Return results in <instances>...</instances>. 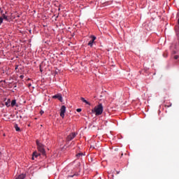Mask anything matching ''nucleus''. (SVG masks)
<instances>
[{
	"mask_svg": "<svg viewBox=\"0 0 179 179\" xmlns=\"http://www.w3.org/2000/svg\"><path fill=\"white\" fill-rule=\"evenodd\" d=\"M94 40H96V36H92V39L88 43V45H90V47H93V43H94Z\"/></svg>",
	"mask_w": 179,
	"mask_h": 179,
	"instance_id": "obj_6",
	"label": "nucleus"
},
{
	"mask_svg": "<svg viewBox=\"0 0 179 179\" xmlns=\"http://www.w3.org/2000/svg\"><path fill=\"white\" fill-rule=\"evenodd\" d=\"M10 99H8V101L5 103V104L7 107H10Z\"/></svg>",
	"mask_w": 179,
	"mask_h": 179,
	"instance_id": "obj_13",
	"label": "nucleus"
},
{
	"mask_svg": "<svg viewBox=\"0 0 179 179\" xmlns=\"http://www.w3.org/2000/svg\"><path fill=\"white\" fill-rule=\"evenodd\" d=\"M2 155V153L0 152V156Z\"/></svg>",
	"mask_w": 179,
	"mask_h": 179,
	"instance_id": "obj_27",
	"label": "nucleus"
},
{
	"mask_svg": "<svg viewBox=\"0 0 179 179\" xmlns=\"http://www.w3.org/2000/svg\"><path fill=\"white\" fill-rule=\"evenodd\" d=\"M178 58H179L178 55H175L174 56V59H178Z\"/></svg>",
	"mask_w": 179,
	"mask_h": 179,
	"instance_id": "obj_18",
	"label": "nucleus"
},
{
	"mask_svg": "<svg viewBox=\"0 0 179 179\" xmlns=\"http://www.w3.org/2000/svg\"><path fill=\"white\" fill-rule=\"evenodd\" d=\"M52 99H58L61 101V103H62L63 101L62 95H61V94H57L56 95H54L52 96Z\"/></svg>",
	"mask_w": 179,
	"mask_h": 179,
	"instance_id": "obj_5",
	"label": "nucleus"
},
{
	"mask_svg": "<svg viewBox=\"0 0 179 179\" xmlns=\"http://www.w3.org/2000/svg\"><path fill=\"white\" fill-rule=\"evenodd\" d=\"M95 113V115H101L103 114V104L99 103L98 106H95L92 113Z\"/></svg>",
	"mask_w": 179,
	"mask_h": 179,
	"instance_id": "obj_1",
	"label": "nucleus"
},
{
	"mask_svg": "<svg viewBox=\"0 0 179 179\" xmlns=\"http://www.w3.org/2000/svg\"><path fill=\"white\" fill-rule=\"evenodd\" d=\"M1 17H3V19H4V20H6V21L8 20V15H5V13H4V14H2Z\"/></svg>",
	"mask_w": 179,
	"mask_h": 179,
	"instance_id": "obj_12",
	"label": "nucleus"
},
{
	"mask_svg": "<svg viewBox=\"0 0 179 179\" xmlns=\"http://www.w3.org/2000/svg\"><path fill=\"white\" fill-rule=\"evenodd\" d=\"M31 86V83L28 84V87H30Z\"/></svg>",
	"mask_w": 179,
	"mask_h": 179,
	"instance_id": "obj_23",
	"label": "nucleus"
},
{
	"mask_svg": "<svg viewBox=\"0 0 179 179\" xmlns=\"http://www.w3.org/2000/svg\"><path fill=\"white\" fill-rule=\"evenodd\" d=\"M76 135H78V134L76 133H71L70 135H69L66 138L67 141L69 142L71 141H72V139H73L74 138L76 137Z\"/></svg>",
	"mask_w": 179,
	"mask_h": 179,
	"instance_id": "obj_4",
	"label": "nucleus"
},
{
	"mask_svg": "<svg viewBox=\"0 0 179 179\" xmlns=\"http://www.w3.org/2000/svg\"><path fill=\"white\" fill-rule=\"evenodd\" d=\"M8 13V12H6V14Z\"/></svg>",
	"mask_w": 179,
	"mask_h": 179,
	"instance_id": "obj_28",
	"label": "nucleus"
},
{
	"mask_svg": "<svg viewBox=\"0 0 179 179\" xmlns=\"http://www.w3.org/2000/svg\"><path fill=\"white\" fill-rule=\"evenodd\" d=\"M24 175H20L16 179H24Z\"/></svg>",
	"mask_w": 179,
	"mask_h": 179,
	"instance_id": "obj_14",
	"label": "nucleus"
},
{
	"mask_svg": "<svg viewBox=\"0 0 179 179\" xmlns=\"http://www.w3.org/2000/svg\"><path fill=\"white\" fill-rule=\"evenodd\" d=\"M3 22V17H0V25Z\"/></svg>",
	"mask_w": 179,
	"mask_h": 179,
	"instance_id": "obj_15",
	"label": "nucleus"
},
{
	"mask_svg": "<svg viewBox=\"0 0 179 179\" xmlns=\"http://www.w3.org/2000/svg\"><path fill=\"white\" fill-rule=\"evenodd\" d=\"M15 69H17V66L15 67Z\"/></svg>",
	"mask_w": 179,
	"mask_h": 179,
	"instance_id": "obj_25",
	"label": "nucleus"
},
{
	"mask_svg": "<svg viewBox=\"0 0 179 179\" xmlns=\"http://www.w3.org/2000/svg\"><path fill=\"white\" fill-rule=\"evenodd\" d=\"M36 145L38 152H40V153L42 154L43 156H45V150H44V145L41 144V143H40L38 140H36Z\"/></svg>",
	"mask_w": 179,
	"mask_h": 179,
	"instance_id": "obj_2",
	"label": "nucleus"
},
{
	"mask_svg": "<svg viewBox=\"0 0 179 179\" xmlns=\"http://www.w3.org/2000/svg\"><path fill=\"white\" fill-rule=\"evenodd\" d=\"M164 57H167V55H166V54H164Z\"/></svg>",
	"mask_w": 179,
	"mask_h": 179,
	"instance_id": "obj_24",
	"label": "nucleus"
},
{
	"mask_svg": "<svg viewBox=\"0 0 179 179\" xmlns=\"http://www.w3.org/2000/svg\"><path fill=\"white\" fill-rule=\"evenodd\" d=\"M40 155V154H38L37 152H34L33 154H32V157H31V159H32L33 160H34V157H38V155Z\"/></svg>",
	"mask_w": 179,
	"mask_h": 179,
	"instance_id": "obj_7",
	"label": "nucleus"
},
{
	"mask_svg": "<svg viewBox=\"0 0 179 179\" xmlns=\"http://www.w3.org/2000/svg\"><path fill=\"white\" fill-rule=\"evenodd\" d=\"M0 13H1V15H3V10H2V8H0Z\"/></svg>",
	"mask_w": 179,
	"mask_h": 179,
	"instance_id": "obj_17",
	"label": "nucleus"
},
{
	"mask_svg": "<svg viewBox=\"0 0 179 179\" xmlns=\"http://www.w3.org/2000/svg\"><path fill=\"white\" fill-rule=\"evenodd\" d=\"M41 115H43V114H44V111L41 110Z\"/></svg>",
	"mask_w": 179,
	"mask_h": 179,
	"instance_id": "obj_21",
	"label": "nucleus"
},
{
	"mask_svg": "<svg viewBox=\"0 0 179 179\" xmlns=\"http://www.w3.org/2000/svg\"><path fill=\"white\" fill-rule=\"evenodd\" d=\"M75 174L74 175H72V176H69V177H71V178H72V177H75Z\"/></svg>",
	"mask_w": 179,
	"mask_h": 179,
	"instance_id": "obj_22",
	"label": "nucleus"
},
{
	"mask_svg": "<svg viewBox=\"0 0 179 179\" xmlns=\"http://www.w3.org/2000/svg\"><path fill=\"white\" fill-rule=\"evenodd\" d=\"M66 111V107L65 106H62L60 108V117L64 118L65 117V113Z\"/></svg>",
	"mask_w": 179,
	"mask_h": 179,
	"instance_id": "obj_3",
	"label": "nucleus"
},
{
	"mask_svg": "<svg viewBox=\"0 0 179 179\" xmlns=\"http://www.w3.org/2000/svg\"><path fill=\"white\" fill-rule=\"evenodd\" d=\"M80 100L83 101V103H85L86 104H87L88 106H90V102L87 101L86 99H85V98L81 97Z\"/></svg>",
	"mask_w": 179,
	"mask_h": 179,
	"instance_id": "obj_8",
	"label": "nucleus"
},
{
	"mask_svg": "<svg viewBox=\"0 0 179 179\" xmlns=\"http://www.w3.org/2000/svg\"><path fill=\"white\" fill-rule=\"evenodd\" d=\"M166 107H171V103H170L169 105H166Z\"/></svg>",
	"mask_w": 179,
	"mask_h": 179,
	"instance_id": "obj_20",
	"label": "nucleus"
},
{
	"mask_svg": "<svg viewBox=\"0 0 179 179\" xmlns=\"http://www.w3.org/2000/svg\"><path fill=\"white\" fill-rule=\"evenodd\" d=\"M11 107H15V106H17L16 105V99H13L12 101H11V104H10Z\"/></svg>",
	"mask_w": 179,
	"mask_h": 179,
	"instance_id": "obj_10",
	"label": "nucleus"
},
{
	"mask_svg": "<svg viewBox=\"0 0 179 179\" xmlns=\"http://www.w3.org/2000/svg\"><path fill=\"white\" fill-rule=\"evenodd\" d=\"M173 54H176V51L173 52Z\"/></svg>",
	"mask_w": 179,
	"mask_h": 179,
	"instance_id": "obj_26",
	"label": "nucleus"
},
{
	"mask_svg": "<svg viewBox=\"0 0 179 179\" xmlns=\"http://www.w3.org/2000/svg\"><path fill=\"white\" fill-rule=\"evenodd\" d=\"M77 113H80V111H82V109L81 108H78L76 110Z\"/></svg>",
	"mask_w": 179,
	"mask_h": 179,
	"instance_id": "obj_16",
	"label": "nucleus"
},
{
	"mask_svg": "<svg viewBox=\"0 0 179 179\" xmlns=\"http://www.w3.org/2000/svg\"><path fill=\"white\" fill-rule=\"evenodd\" d=\"M14 128H15V131H17V132H20V127H19V126H17V124H14Z\"/></svg>",
	"mask_w": 179,
	"mask_h": 179,
	"instance_id": "obj_9",
	"label": "nucleus"
},
{
	"mask_svg": "<svg viewBox=\"0 0 179 179\" xmlns=\"http://www.w3.org/2000/svg\"><path fill=\"white\" fill-rule=\"evenodd\" d=\"M20 79H23V78H24V76L21 75V76H20Z\"/></svg>",
	"mask_w": 179,
	"mask_h": 179,
	"instance_id": "obj_19",
	"label": "nucleus"
},
{
	"mask_svg": "<svg viewBox=\"0 0 179 179\" xmlns=\"http://www.w3.org/2000/svg\"><path fill=\"white\" fill-rule=\"evenodd\" d=\"M82 156H83V152H80V153L76 155V157L78 159H80V157H82Z\"/></svg>",
	"mask_w": 179,
	"mask_h": 179,
	"instance_id": "obj_11",
	"label": "nucleus"
}]
</instances>
